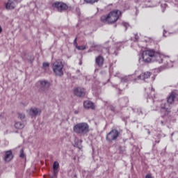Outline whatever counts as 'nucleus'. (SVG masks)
<instances>
[{
    "label": "nucleus",
    "instance_id": "1",
    "mask_svg": "<svg viewBox=\"0 0 178 178\" xmlns=\"http://www.w3.org/2000/svg\"><path fill=\"white\" fill-rule=\"evenodd\" d=\"M122 15V12L119 10H115L111 11L107 15H103L101 17V21L103 23H108V24H112L118 22L119 17Z\"/></svg>",
    "mask_w": 178,
    "mask_h": 178
},
{
    "label": "nucleus",
    "instance_id": "2",
    "mask_svg": "<svg viewBox=\"0 0 178 178\" xmlns=\"http://www.w3.org/2000/svg\"><path fill=\"white\" fill-rule=\"evenodd\" d=\"M73 130L76 134L86 136L90 133V126L87 122H80L74 126Z\"/></svg>",
    "mask_w": 178,
    "mask_h": 178
},
{
    "label": "nucleus",
    "instance_id": "3",
    "mask_svg": "<svg viewBox=\"0 0 178 178\" xmlns=\"http://www.w3.org/2000/svg\"><path fill=\"white\" fill-rule=\"evenodd\" d=\"M63 67H65V64L62 60H56L53 63L52 69L56 76H63Z\"/></svg>",
    "mask_w": 178,
    "mask_h": 178
},
{
    "label": "nucleus",
    "instance_id": "4",
    "mask_svg": "<svg viewBox=\"0 0 178 178\" xmlns=\"http://www.w3.org/2000/svg\"><path fill=\"white\" fill-rule=\"evenodd\" d=\"M52 8L56 9L57 12H60V13L67 12V10H69V6L62 1H56L53 3Z\"/></svg>",
    "mask_w": 178,
    "mask_h": 178
},
{
    "label": "nucleus",
    "instance_id": "5",
    "mask_svg": "<svg viewBox=\"0 0 178 178\" xmlns=\"http://www.w3.org/2000/svg\"><path fill=\"white\" fill-rule=\"evenodd\" d=\"M154 50H145L142 53V58L145 63H151L154 60Z\"/></svg>",
    "mask_w": 178,
    "mask_h": 178
},
{
    "label": "nucleus",
    "instance_id": "6",
    "mask_svg": "<svg viewBox=\"0 0 178 178\" xmlns=\"http://www.w3.org/2000/svg\"><path fill=\"white\" fill-rule=\"evenodd\" d=\"M119 136H120V132H119L118 129H113L106 135V141H108V143H112V141L118 140V137H119Z\"/></svg>",
    "mask_w": 178,
    "mask_h": 178
},
{
    "label": "nucleus",
    "instance_id": "7",
    "mask_svg": "<svg viewBox=\"0 0 178 178\" xmlns=\"http://www.w3.org/2000/svg\"><path fill=\"white\" fill-rule=\"evenodd\" d=\"M17 6V0H8L5 3V8L7 10H13Z\"/></svg>",
    "mask_w": 178,
    "mask_h": 178
},
{
    "label": "nucleus",
    "instance_id": "8",
    "mask_svg": "<svg viewBox=\"0 0 178 178\" xmlns=\"http://www.w3.org/2000/svg\"><path fill=\"white\" fill-rule=\"evenodd\" d=\"M74 94L76 97H86V89L80 87L76 88L74 90Z\"/></svg>",
    "mask_w": 178,
    "mask_h": 178
},
{
    "label": "nucleus",
    "instance_id": "9",
    "mask_svg": "<svg viewBox=\"0 0 178 178\" xmlns=\"http://www.w3.org/2000/svg\"><path fill=\"white\" fill-rule=\"evenodd\" d=\"M30 116L35 117L38 115H41V109L38 108H31L27 111Z\"/></svg>",
    "mask_w": 178,
    "mask_h": 178
},
{
    "label": "nucleus",
    "instance_id": "10",
    "mask_svg": "<svg viewBox=\"0 0 178 178\" xmlns=\"http://www.w3.org/2000/svg\"><path fill=\"white\" fill-rule=\"evenodd\" d=\"M40 91H47L51 86V83L47 81H40Z\"/></svg>",
    "mask_w": 178,
    "mask_h": 178
},
{
    "label": "nucleus",
    "instance_id": "11",
    "mask_svg": "<svg viewBox=\"0 0 178 178\" xmlns=\"http://www.w3.org/2000/svg\"><path fill=\"white\" fill-rule=\"evenodd\" d=\"M163 55L161 54L159 52L154 51L153 60H156L159 63H162L163 62Z\"/></svg>",
    "mask_w": 178,
    "mask_h": 178
},
{
    "label": "nucleus",
    "instance_id": "12",
    "mask_svg": "<svg viewBox=\"0 0 178 178\" xmlns=\"http://www.w3.org/2000/svg\"><path fill=\"white\" fill-rule=\"evenodd\" d=\"M83 108L85 109H95V106L94 105V103H92L90 101L86 100L83 102Z\"/></svg>",
    "mask_w": 178,
    "mask_h": 178
},
{
    "label": "nucleus",
    "instance_id": "13",
    "mask_svg": "<svg viewBox=\"0 0 178 178\" xmlns=\"http://www.w3.org/2000/svg\"><path fill=\"white\" fill-rule=\"evenodd\" d=\"M12 159H13V154L12 153V151L8 150L6 152L4 155L5 162H10Z\"/></svg>",
    "mask_w": 178,
    "mask_h": 178
},
{
    "label": "nucleus",
    "instance_id": "14",
    "mask_svg": "<svg viewBox=\"0 0 178 178\" xmlns=\"http://www.w3.org/2000/svg\"><path fill=\"white\" fill-rule=\"evenodd\" d=\"M105 59L104 58V56H99L95 59V63L99 66V67H102L104 66V62Z\"/></svg>",
    "mask_w": 178,
    "mask_h": 178
},
{
    "label": "nucleus",
    "instance_id": "15",
    "mask_svg": "<svg viewBox=\"0 0 178 178\" xmlns=\"http://www.w3.org/2000/svg\"><path fill=\"white\" fill-rule=\"evenodd\" d=\"M53 170L54 177H58V172H59V163L58 161H55L53 164Z\"/></svg>",
    "mask_w": 178,
    "mask_h": 178
},
{
    "label": "nucleus",
    "instance_id": "16",
    "mask_svg": "<svg viewBox=\"0 0 178 178\" xmlns=\"http://www.w3.org/2000/svg\"><path fill=\"white\" fill-rule=\"evenodd\" d=\"M149 77H151V72H147L140 74L138 79V80H145V79H149Z\"/></svg>",
    "mask_w": 178,
    "mask_h": 178
},
{
    "label": "nucleus",
    "instance_id": "17",
    "mask_svg": "<svg viewBox=\"0 0 178 178\" xmlns=\"http://www.w3.org/2000/svg\"><path fill=\"white\" fill-rule=\"evenodd\" d=\"M175 98H176V93L174 92H171L170 96L167 99V102L170 104H173L175 102Z\"/></svg>",
    "mask_w": 178,
    "mask_h": 178
},
{
    "label": "nucleus",
    "instance_id": "18",
    "mask_svg": "<svg viewBox=\"0 0 178 178\" xmlns=\"http://www.w3.org/2000/svg\"><path fill=\"white\" fill-rule=\"evenodd\" d=\"M15 127L18 130H22V129H24V124L20 122H16L15 123Z\"/></svg>",
    "mask_w": 178,
    "mask_h": 178
},
{
    "label": "nucleus",
    "instance_id": "19",
    "mask_svg": "<svg viewBox=\"0 0 178 178\" xmlns=\"http://www.w3.org/2000/svg\"><path fill=\"white\" fill-rule=\"evenodd\" d=\"M99 0H84V1L86 3H90V5H92L95 3L96 2H98Z\"/></svg>",
    "mask_w": 178,
    "mask_h": 178
},
{
    "label": "nucleus",
    "instance_id": "20",
    "mask_svg": "<svg viewBox=\"0 0 178 178\" xmlns=\"http://www.w3.org/2000/svg\"><path fill=\"white\" fill-rule=\"evenodd\" d=\"M20 158H26V154H24V149H22L20 150V154H19Z\"/></svg>",
    "mask_w": 178,
    "mask_h": 178
},
{
    "label": "nucleus",
    "instance_id": "21",
    "mask_svg": "<svg viewBox=\"0 0 178 178\" xmlns=\"http://www.w3.org/2000/svg\"><path fill=\"white\" fill-rule=\"evenodd\" d=\"M18 118L19 119H21V120H23V119H24L26 118V115H24V113H18Z\"/></svg>",
    "mask_w": 178,
    "mask_h": 178
},
{
    "label": "nucleus",
    "instance_id": "22",
    "mask_svg": "<svg viewBox=\"0 0 178 178\" xmlns=\"http://www.w3.org/2000/svg\"><path fill=\"white\" fill-rule=\"evenodd\" d=\"M49 67V63H43V69L47 70Z\"/></svg>",
    "mask_w": 178,
    "mask_h": 178
},
{
    "label": "nucleus",
    "instance_id": "23",
    "mask_svg": "<svg viewBox=\"0 0 178 178\" xmlns=\"http://www.w3.org/2000/svg\"><path fill=\"white\" fill-rule=\"evenodd\" d=\"M76 49H79V51H84V49H86V46H76Z\"/></svg>",
    "mask_w": 178,
    "mask_h": 178
},
{
    "label": "nucleus",
    "instance_id": "24",
    "mask_svg": "<svg viewBox=\"0 0 178 178\" xmlns=\"http://www.w3.org/2000/svg\"><path fill=\"white\" fill-rule=\"evenodd\" d=\"M161 108L162 109H165V111H168L169 109V107H168V104H161Z\"/></svg>",
    "mask_w": 178,
    "mask_h": 178
},
{
    "label": "nucleus",
    "instance_id": "25",
    "mask_svg": "<svg viewBox=\"0 0 178 178\" xmlns=\"http://www.w3.org/2000/svg\"><path fill=\"white\" fill-rule=\"evenodd\" d=\"M118 151H119V154H123V152H124V149H123L122 146H120L118 148Z\"/></svg>",
    "mask_w": 178,
    "mask_h": 178
},
{
    "label": "nucleus",
    "instance_id": "26",
    "mask_svg": "<svg viewBox=\"0 0 178 178\" xmlns=\"http://www.w3.org/2000/svg\"><path fill=\"white\" fill-rule=\"evenodd\" d=\"M74 44L76 45V47H77V38H76L74 40Z\"/></svg>",
    "mask_w": 178,
    "mask_h": 178
},
{
    "label": "nucleus",
    "instance_id": "27",
    "mask_svg": "<svg viewBox=\"0 0 178 178\" xmlns=\"http://www.w3.org/2000/svg\"><path fill=\"white\" fill-rule=\"evenodd\" d=\"M145 178H154L152 177V176L151 175V174H148L145 176Z\"/></svg>",
    "mask_w": 178,
    "mask_h": 178
},
{
    "label": "nucleus",
    "instance_id": "28",
    "mask_svg": "<svg viewBox=\"0 0 178 178\" xmlns=\"http://www.w3.org/2000/svg\"><path fill=\"white\" fill-rule=\"evenodd\" d=\"M111 111H113V112H115V107H113V108H111Z\"/></svg>",
    "mask_w": 178,
    "mask_h": 178
},
{
    "label": "nucleus",
    "instance_id": "29",
    "mask_svg": "<svg viewBox=\"0 0 178 178\" xmlns=\"http://www.w3.org/2000/svg\"><path fill=\"white\" fill-rule=\"evenodd\" d=\"M0 33H2V27L0 26Z\"/></svg>",
    "mask_w": 178,
    "mask_h": 178
},
{
    "label": "nucleus",
    "instance_id": "30",
    "mask_svg": "<svg viewBox=\"0 0 178 178\" xmlns=\"http://www.w3.org/2000/svg\"><path fill=\"white\" fill-rule=\"evenodd\" d=\"M74 113H75V114H77V113H79V112H77V111H74Z\"/></svg>",
    "mask_w": 178,
    "mask_h": 178
},
{
    "label": "nucleus",
    "instance_id": "31",
    "mask_svg": "<svg viewBox=\"0 0 178 178\" xmlns=\"http://www.w3.org/2000/svg\"><path fill=\"white\" fill-rule=\"evenodd\" d=\"M161 124H163V121H161Z\"/></svg>",
    "mask_w": 178,
    "mask_h": 178
}]
</instances>
